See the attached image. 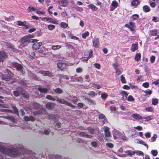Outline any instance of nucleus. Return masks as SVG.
Listing matches in <instances>:
<instances>
[{
    "label": "nucleus",
    "mask_w": 159,
    "mask_h": 159,
    "mask_svg": "<svg viewBox=\"0 0 159 159\" xmlns=\"http://www.w3.org/2000/svg\"><path fill=\"white\" fill-rule=\"evenodd\" d=\"M0 152H3L6 156L11 157H14L17 156L18 154L16 148H5L1 143H0Z\"/></svg>",
    "instance_id": "nucleus-1"
},
{
    "label": "nucleus",
    "mask_w": 159,
    "mask_h": 159,
    "mask_svg": "<svg viewBox=\"0 0 159 159\" xmlns=\"http://www.w3.org/2000/svg\"><path fill=\"white\" fill-rule=\"evenodd\" d=\"M38 40L37 39H32L28 35L22 37L20 40L19 42L21 45L25 47L30 42L34 43Z\"/></svg>",
    "instance_id": "nucleus-2"
},
{
    "label": "nucleus",
    "mask_w": 159,
    "mask_h": 159,
    "mask_svg": "<svg viewBox=\"0 0 159 159\" xmlns=\"http://www.w3.org/2000/svg\"><path fill=\"white\" fill-rule=\"evenodd\" d=\"M14 95L16 97H18L19 96L20 93L23 95H24V97L27 98H29L28 95L27 94H25V90L22 88L20 87L16 88V90L14 91L13 92Z\"/></svg>",
    "instance_id": "nucleus-3"
},
{
    "label": "nucleus",
    "mask_w": 159,
    "mask_h": 159,
    "mask_svg": "<svg viewBox=\"0 0 159 159\" xmlns=\"http://www.w3.org/2000/svg\"><path fill=\"white\" fill-rule=\"evenodd\" d=\"M56 101L61 103L67 105L72 108H74L75 107V106L73 105L64 99H59L58 98H57Z\"/></svg>",
    "instance_id": "nucleus-4"
},
{
    "label": "nucleus",
    "mask_w": 159,
    "mask_h": 159,
    "mask_svg": "<svg viewBox=\"0 0 159 159\" xmlns=\"http://www.w3.org/2000/svg\"><path fill=\"white\" fill-rule=\"evenodd\" d=\"M129 23V24H125V26L129 29L131 31H134L136 27L135 23L132 21H130Z\"/></svg>",
    "instance_id": "nucleus-5"
},
{
    "label": "nucleus",
    "mask_w": 159,
    "mask_h": 159,
    "mask_svg": "<svg viewBox=\"0 0 159 159\" xmlns=\"http://www.w3.org/2000/svg\"><path fill=\"white\" fill-rule=\"evenodd\" d=\"M103 130L104 132L105 136L107 137H109L111 136V134L109 131V128L106 126H104L103 128Z\"/></svg>",
    "instance_id": "nucleus-6"
},
{
    "label": "nucleus",
    "mask_w": 159,
    "mask_h": 159,
    "mask_svg": "<svg viewBox=\"0 0 159 159\" xmlns=\"http://www.w3.org/2000/svg\"><path fill=\"white\" fill-rule=\"evenodd\" d=\"M57 66L58 68L61 70H63L66 68V65L63 62L59 61L57 63Z\"/></svg>",
    "instance_id": "nucleus-7"
},
{
    "label": "nucleus",
    "mask_w": 159,
    "mask_h": 159,
    "mask_svg": "<svg viewBox=\"0 0 159 159\" xmlns=\"http://www.w3.org/2000/svg\"><path fill=\"white\" fill-rule=\"evenodd\" d=\"M118 5V3L117 1L115 0L113 1L112 2L110 7V11H113L117 7Z\"/></svg>",
    "instance_id": "nucleus-8"
},
{
    "label": "nucleus",
    "mask_w": 159,
    "mask_h": 159,
    "mask_svg": "<svg viewBox=\"0 0 159 159\" xmlns=\"http://www.w3.org/2000/svg\"><path fill=\"white\" fill-rule=\"evenodd\" d=\"M11 65L13 67L16 68L18 70H21L23 68L20 64L16 62L12 63L11 64Z\"/></svg>",
    "instance_id": "nucleus-9"
},
{
    "label": "nucleus",
    "mask_w": 159,
    "mask_h": 159,
    "mask_svg": "<svg viewBox=\"0 0 159 159\" xmlns=\"http://www.w3.org/2000/svg\"><path fill=\"white\" fill-rule=\"evenodd\" d=\"M23 119L24 120L26 121H28L30 120L32 121H35L36 119L35 117L32 116H25L24 117Z\"/></svg>",
    "instance_id": "nucleus-10"
},
{
    "label": "nucleus",
    "mask_w": 159,
    "mask_h": 159,
    "mask_svg": "<svg viewBox=\"0 0 159 159\" xmlns=\"http://www.w3.org/2000/svg\"><path fill=\"white\" fill-rule=\"evenodd\" d=\"M38 40L36 41H35L36 42L33 44V49L37 50L42 45L41 42H37Z\"/></svg>",
    "instance_id": "nucleus-11"
},
{
    "label": "nucleus",
    "mask_w": 159,
    "mask_h": 159,
    "mask_svg": "<svg viewBox=\"0 0 159 159\" xmlns=\"http://www.w3.org/2000/svg\"><path fill=\"white\" fill-rule=\"evenodd\" d=\"M71 80L75 82H80L81 83L83 82V79L81 77H77L75 76H72L71 78Z\"/></svg>",
    "instance_id": "nucleus-12"
},
{
    "label": "nucleus",
    "mask_w": 159,
    "mask_h": 159,
    "mask_svg": "<svg viewBox=\"0 0 159 159\" xmlns=\"http://www.w3.org/2000/svg\"><path fill=\"white\" fill-rule=\"evenodd\" d=\"M93 46L95 48H98L100 45L99 42L98 38H97L93 40Z\"/></svg>",
    "instance_id": "nucleus-13"
},
{
    "label": "nucleus",
    "mask_w": 159,
    "mask_h": 159,
    "mask_svg": "<svg viewBox=\"0 0 159 159\" xmlns=\"http://www.w3.org/2000/svg\"><path fill=\"white\" fill-rule=\"evenodd\" d=\"M55 107V104L51 102H49L46 104V107L47 109H52Z\"/></svg>",
    "instance_id": "nucleus-14"
},
{
    "label": "nucleus",
    "mask_w": 159,
    "mask_h": 159,
    "mask_svg": "<svg viewBox=\"0 0 159 159\" xmlns=\"http://www.w3.org/2000/svg\"><path fill=\"white\" fill-rule=\"evenodd\" d=\"M125 152L126 153V154H125L124 155L125 157L129 156L130 157H131L133 155H134L135 153V152L131 150L126 151V152Z\"/></svg>",
    "instance_id": "nucleus-15"
},
{
    "label": "nucleus",
    "mask_w": 159,
    "mask_h": 159,
    "mask_svg": "<svg viewBox=\"0 0 159 159\" xmlns=\"http://www.w3.org/2000/svg\"><path fill=\"white\" fill-rule=\"evenodd\" d=\"M79 134L82 136L87 138L89 139H91L92 138V136L86 133L81 132L79 133Z\"/></svg>",
    "instance_id": "nucleus-16"
},
{
    "label": "nucleus",
    "mask_w": 159,
    "mask_h": 159,
    "mask_svg": "<svg viewBox=\"0 0 159 159\" xmlns=\"http://www.w3.org/2000/svg\"><path fill=\"white\" fill-rule=\"evenodd\" d=\"M41 111H34L33 113V115L34 116H36L38 114H41L46 112V110L44 108H41Z\"/></svg>",
    "instance_id": "nucleus-17"
},
{
    "label": "nucleus",
    "mask_w": 159,
    "mask_h": 159,
    "mask_svg": "<svg viewBox=\"0 0 159 159\" xmlns=\"http://www.w3.org/2000/svg\"><path fill=\"white\" fill-rule=\"evenodd\" d=\"M99 118L101 121H102L104 123L106 121V117L105 116L102 114H101L99 115Z\"/></svg>",
    "instance_id": "nucleus-18"
},
{
    "label": "nucleus",
    "mask_w": 159,
    "mask_h": 159,
    "mask_svg": "<svg viewBox=\"0 0 159 159\" xmlns=\"http://www.w3.org/2000/svg\"><path fill=\"white\" fill-rule=\"evenodd\" d=\"M132 117L136 120H139L142 118V116L139 114L135 113L132 115Z\"/></svg>",
    "instance_id": "nucleus-19"
},
{
    "label": "nucleus",
    "mask_w": 159,
    "mask_h": 159,
    "mask_svg": "<svg viewBox=\"0 0 159 159\" xmlns=\"http://www.w3.org/2000/svg\"><path fill=\"white\" fill-rule=\"evenodd\" d=\"M59 4L61 6L65 7L68 5V2L66 0H63L59 1Z\"/></svg>",
    "instance_id": "nucleus-20"
},
{
    "label": "nucleus",
    "mask_w": 159,
    "mask_h": 159,
    "mask_svg": "<svg viewBox=\"0 0 159 159\" xmlns=\"http://www.w3.org/2000/svg\"><path fill=\"white\" fill-rule=\"evenodd\" d=\"M120 93L123 95V97L121 98V100H125L127 98L128 94L126 92L124 91H122L120 92Z\"/></svg>",
    "instance_id": "nucleus-21"
},
{
    "label": "nucleus",
    "mask_w": 159,
    "mask_h": 159,
    "mask_svg": "<svg viewBox=\"0 0 159 159\" xmlns=\"http://www.w3.org/2000/svg\"><path fill=\"white\" fill-rule=\"evenodd\" d=\"M83 97L85 99L87 100L88 103H89V104H93L94 105H95L96 104L95 102L93 100L88 98H87L85 97Z\"/></svg>",
    "instance_id": "nucleus-22"
},
{
    "label": "nucleus",
    "mask_w": 159,
    "mask_h": 159,
    "mask_svg": "<svg viewBox=\"0 0 159 159\" xmlns=\"http://www.w3.org/2000/svg\"><path fill=\"white\" fill-rule=\"evenodd\" d=\"M38 90L41 93H47L48 91L47 89L46 88H42L41 87L38 88Z\"/></svg>",
    "instance_id": "nucleus-23"
},
{
    "label": "nucleus",
    "mask_w": 159,
    "mask_h": 159,
    "mask_svg": "<svg viewBox=\"0 0 159 159\" xmlns=\"http://www.w3.org/2000/svg\"><path fill=\"white\" fill-rule=\"evenodd\" d=\"M2 117L3 118L9 119L13 122H15V119L14 117L11 116H3Z\"/></svg>",
    "instance_id": "nucleus-24"
},
{
    "label": "nucleus",
    "mask_w": 159,
    "mask_h": 159,
    "mask_svg": "<svg viewBox=\"0 0 159 159\" xmlns=\"http://www.w3.org/2000/svg\"><path fill=\"white\" fill-rule=\"evenodd\" d=\"M135 142L137 143H139L144 145L145 147H146L147 148H148V145L146 144L145 142L143 141V140L139 141L138 139H136L135 140Z\"/></svg>",
    "instance_id": "nucleus-25"
},
{
    "label": "nucleus",
    "mask_w": 159,
    "mask_h": 159,
    "mask_svg": "<svg viewBox=\"0 0 159 159\" xmlns=\"http://www.w3.org/2000/svg\"><path fill=\"white\" fill-rule=\"evenodd\" d=\"M149 34L152 36H156L157 35V30H151L149 31Z\"/></svg>",
    "instance_id": "nucleus-26"
},
{
    "label": "nucleus",
    "mask_w": 159,
    "mask_h": 159,
    "mask_svg": "<svg viewBox=\"0 0 159 159\" xmlns=\"http://www.w3.org/2000/svg\"><path fill=\"white\" fill-rule=\"evenodd\" d=\"M138 48V46L137 43H136V44L133 43L132 44L131 50L133 51H135L136 50H137Z\"/></svg>",
    "instance_id": "nucleus-27"
},
{
    "label": "nucleus",
    "mask_w": 159,
    "mask_h": 159,
    "mask_svg": "<svg viewBox=\"0 0 159 159\" xmlns=\"http://www.w3.org/2000/svg\"><path fill=\"white\" fill-rule=\"evenodd\" d=\"M140 3L139 2L138 0H133L131 2V4L132 5L136 7L137 5L139 4Z\"/></svg>",
    "instance_id": "nucleus-28"
},
{
    "label": "nucleus",
    "mask_w": 159,
    "mask_h": 159,
    "mask_svg": "<svg viewBox=\"0 0 159 159\" xmlns=\"http://www.w3.org/2000/svg\"><path fill=\"white\" fill-rule=\"evenodd\" d=\"M57 98V97L54 98L52 97V96L48 95L46 96V98H47L48 99H49V100H52L53 101H55V100H56Z\"/></svg>",
    "instance_id": "nucleus-29"
},
{
    "label": "nucleus",
    "mask_w": 159,
    "mask_h": 159,
    "mask_svg": "<svg viewBox=\"0 0 159 159\" xmlns=\"http://www.w3.org/2000/svg\"><path fill=\"white\" fill-rule=\"evenodd\" d=\"M0 57L5 58L7 57V53L3 52H0Z\"/></svg>",
    "instance_id": "nucleus-30"
},
{
    "label": "nucleus",
    "mask_w": 159,
    "mask_h": 159,
    "mask_svg": "<svg viewBox=\"0 0 159 159\" xmlns=\"http://www.w3.org/2000/svg\"><path fill=\"white\" fill-rule=\"evenodd\" d=\"M139 17V15L137 14H135L132 15L131 18L133 21L137 20Z\"/></svg>",
    "instance_id": "nucleus-31"
},
{
    "label": "nucleus",
    "mask_w": 159,
    "mask_h": 159,
    "mask_svg": "<svg viewBox=\"0 0 159 159\" xmlns=\"http://www.w3.org/2000/svg\"><path fill=\"white\" fill-rule=\"evenodd\" d=\"M141 57V55L140 53H137L134 57L135 60L136 61H139Z\"/></svg>",
    "instance_id": "nucleus-32"
},
{
    "label": "nucleus",
    "mask_w": 159,
    "mask_h": 159,
    "mask_svg": "<svg viewBox=\"0 0 159 159\" xmlns=\"http://www.w3.org/2000/svg\"><path fill=\"white\" fill-rule=\"evenodd\" d=\"M116 70V74L118 75H120L122 72L123 70L121 68H117Z\"/></svg>",
    "instance_id": "nucleus-33"
},
{
    "label": "nucleus",
    "mask_w": 159,
    "mask_h": 159,
    "mask_svg": "<svg viewBox=\"0 0 159 159\" xmlns=\"http://www.w3.org/2000/svg\"><path fill=\"white\" fill-rule=\"evenodd\" d=\"M143 11L145 12H148L150 11L149 7L147 5L144 6L143 7Z\"/></svg>",
    "instance_id": "nucleus-34"
},
{
    "label": "nucleus",
    "mask_w": 159,
    "mask_h": 159,
    "mask_svg": "<svg viewBox=\"0 0 159 159\" xmlns=\"http://www.w3.org/2000/svg\"><path fill=\"white\" fill-rule=\"evenodd\" d=\"M88 7L89 8L91 9L93 11H96L98 9L97 7L93 4L89 5Z\"/></svg>",
    "instance_id": "nucleus-35"
},
{
    "label": "nucleus",
    "mask_w": 159,
    "mask_h": 159,
    "mask_svg": "<svg viewBox=\"0 0 159 159\" xmlns=\"http://www.w3.org/2000/svg\"><path fill=\"white\" fill-rule=\"evenodd\" d=\"M59 77L60 78L59 79V81L60 82H61L62 80H62L63 78L66 79L67 80L69 79L68 77L67 76H63L61 75H59Z\"/></svg>",
    "instance_id": "nucleus-36"
},
{
    "label": "nucleus",
    "mask_w": 159,
    "mask_h": 159,
    "mask_svg": "<svg viewBox=\"0 0 159 159\" xmlns=\"http://www.w3.org/2000/svg\"><path fill=\"white\" fill-rule=\"evenodd\" d=\"M17 22V25L19 26H25L26 23L25 21L22 22L20 20L18 21Z\"/></svg>",
    "instance_id": "nucleus-37"
},
{
    "label": "nucleus",
    "mask_w": 159,
    "mask_h": 159,
    "mask_svg": "<svg viewBox=\"0 0 159 159\" xmlns=\"http://www.w3.org/2000/svg\"><path fill=\"white\" fill-rule=\"evenodd\" d=\"M61 47V46L59 45H53L52 46V48L53 50H55L60 48Z\"/></svg>",
    "instance_id": "nucleus-38"
},
{
    "label": "nucleus",
    "mask_w": 159,
    "mask_h": 159,
    "mask_svg": "<svg viewBox=\"0 0 159 159\" xmlns=\"http://www.w3.org/2000/svg\"><path fill=\"white\" fill-rule=\"evenodd\" d=\"M152 116H149L146 117H144L143 118L145 120V121H148L153 119L152 118Z\"/></svg>",
    "instance_id": "nucleus-39"
},
{
    "label": "nucleus",
    "mask_w": 159,
    "mask_h": 159,
    "mask_svg": "<svg viewBox=\"0 0 159 159\" xmlns=\"http://www.w3.org/2000/svg\"><path fill=\"white\" fill-rule=\"evenodd\" d=\"M158 100L157 98L152 99V104L153 105H156L157 104Z\"/></svg>",
    "instance_id": "nucleus-40"
},
{
    "label": "nucleus",
    "mask_w": 159,
    "mask_h": 159,
    "mask_svg": "<svg viewBox=\"0 0 159 159\" xmlns=\"http://www.w3.org/2000/svg\"><path fill=\"white\" fill-rule=\"evenodd\" d=\"M89 35V33L88 31H86L82 34V37L83 39H85L86 37L88 36Z\"/></svg>",
    "instance_id": "nucleus-41"
},
{
    "label": "nucleus",
    "mask_w": 159,
    "mask_h": 159,
    "mask_svg": "<svg viewBox=\"0 0 159 159\" xmlns=\"http://www.w3.org/2000/svg\"><path fill=\"white\" fill-rule=\"evenodd\" d=\"M151 153L153 156H156L157 155L158 152L157 150H152Z\"/></svg>",
    "instance_id": "nucleus-42"
},
{
    "label": "nucleus",
    "mask_w": 159,
    "mask_h": 159,
    "mask_svg": "<svg viewBox=\"0 0 159 159\" xmlns=\"http://www.w3.org/2000/svg\"><path fill=\"white\" fill-rule=\"evenodd\" d=\"M55 92L58 93H61L63 92L62 90L60 88H57L55 89L54 90Z\"/></svg>",
    "instance_id": "nucleus-43"
},
{
    "label": "nucleus",
    "mask_w": 159,
    "mask_h": 159,
    "mask_svg": "<svg viewBox=\"0 0 159 159\" xmlns=\"http://www.w3.org/2000/svg\"><path fill=\"white\" fill-rule=\"evenodd\" d=\"M68 33H69V35L71 39H75L76 40H78L79 39L78 37L75 36H72L69 31H68Z\"/></svg>",
    "instance_id": "nucleus-44"
},
{
    "label": "nucleus",
    "mask_w": 159,
    "mask_h": 159,
    "mask_svg": "<svg viewBox=\"0 0 159 159\" xmlns=\"http://www.w3.org/2000/svg\"><path fill=\"white\" fill-rule=\"evenodd\" d=\"M88 94L91 97H95L96 94L93 91H90L89 93Z\"/></svg>",
    "instance_id": "nucleus-45"
},
{
    "label": "nucleus",
    "mask_w": 159,
    "mask_h": 159,
    "mask_svg": "<svg viewBox=\"0 0 159 159\" xmlns=\"http://www.w3.org/2000/svg\"><path fill=\"white\" fill-rule=\"evenodd\" d=\"M61 27L66 28L68 26V25L66 23L62 22L61 23Z\"/></svg>",
    "instance_id": "nucleus-46"
},
{
    "label": "nucleus",
    "mask_w": 159,
    "mask_h": 159,
    "mask_svg": "<svg viewBox=\"0 0 159 159\" xmlns=\"http://www.w3.org/2000/svg\"><path fill=\"white\" fill-rule=\"evenodd\" d=\"M48 118L49 119H54L56 118V116L52 114H50L48 116Z\"/></svg>",
    "instance_id": "nucleus-47"
},
{
    "label": "nucleus",
    "mask_w": 159,
    "mask_h": 159,
    "mask_svg": "<svg viewBox=\"0 0 159 159\" xmlns=\"http://www.w3.org/2000/svg\"><path fill=\"white\" fill-rule=\"evenodd\" d=\"M12 108L13 109L14 111V112L18 116H19V113H18V111L17 108L14 106H12Z\"/></svg>",
    "instance_id": "nucleus-48"
},
{
    "label": "nucleus",
    "mask_w": 159,
    "mask_h": 159,
    "mask_svg": "<svg viewBox=\"0 0 159 159\" xmlns=\"http://www.w3.org/2000/svg\"><path fill=\"white\" fill-rule=\"evenodd\" d=\"M48 27L50 30H52L55 28V26L52 25H48Z\"/></svg>",
    "instance_id": "nucleus-49"
},
{
    "label": "nucleus",
    "mask_w": 159,
    "mask_h": 159,
    "mask_svg": "<svg viewBox=\"0 0 159 159\" xmlns=\"http://www.w3.org/2000/svg\"><path fill=\"white\" fill-rule=\"evenodd\" d=\"M157 138V135L156 134H154L153 136L151 138L152 142H154Z\"/></svg>",
    "instance_id": "nucleus-50"
},
{
    "label": "nucleus",
    "mask_w": 159,
    "mask_h": 159,
    "mask_svg": "<svg viewBox=\"0 0 159 159\" xmlns=\"http://www.w3.org/2000/svg\"><path fill=\"white\" fill-rule=\"evenodd\" d=\"M28 12H29L35 10V8L33 7H28Z\"/></svg>",
    "instance_id": "nucleus-51"
},
{
    "label": "nucleus",
    "mask_w": 159,
    "mask_h": 159,
    "mask_svg": "<svg viewBox=\"0 0 159 159\" xmlns=\"http://www.w3.org/2000/svg\"><path fill=\"white\" fill-rule=\"evenodd\" d=\"M128 100L129 101L132 102L134 100V98L131 95H129L128 98Z\"/></svg>",
    "instance_id": "nucleus-52"
},
{
    "label": "nucleus",
    "mask_w": 159,
    "mask_h": 159,
    "mask_svg": "<svg viewBox=\"0 0 159 159\" xmlns=\"http://www.w3.org/2000/svg\"><path fill=\"white\" fill-rule=\"evenodd\" d=\"M91 145L94 147H96L98 145V143L95 141L92 142L91 143Z\"/></svg>",
    "instance_id": "nucleus-53"
},
{
    "label": "nucleus",
    "mask_w": 159,
    "mask_h": 159,
    "mask_svg": "<svg viewBox=\"0 0 159 159\" xmlns=\"http://www.w3.org/2000/svg\"><path fill=\"white\" fill-rule=\"evenodd\" d=\"M50 132V130L49 129H45L43 131L44 134L46 135H48Z\"/></svg>",
    "instance_id": "nucleus-54"
},
{
    "label": "nucleus",
    "mask_w": 159,
    "mask_h": 159,
    "mask_svg": "<svg viewBox=\"0 0 159 159\" xmlns=\"http://www.w3.org/2000/svg\"><path fill=\"white\" fill-rule=\"evenodd\" d=\"M45 73V76H53L52 73L50 72L49 71H46Z\"/></svg>",
    "instance_id": "nucleus-55"
},
{
    "label": "nucleus",
    "mask_w": 159,
    "mask_h": 159,
    "mask_svg": "<svg viewBox=\"0 0 159 159\" xmlns=\"http://www.w3.org/2000/svg\"><path fill=\"white\" fill-rule=\"evenodd\" d=\"M106 145L110 148H112L114 146V145L111 143H107Z\"/></svg>",
    "instance_id": "nucleus-56"
},
{
    "label": "nucleus",
    "mask_w": 159,
    "mask_h": 159,
    "mask_svg": "<svg viewBox=\"0 0 159 159\" xmlns=\"http://www.w3.org/2000/svg\"><path fill=\"white\" fill-rule=\"evenodd\" d=\"M92 85H94L93 86L94 88H96L98 89H99L101 88L102 86L101 85H100L98 84H94L93 83L92 84Z\"/></svg>",
    "instance_id": "nucleus-57"
},
{
    "label": "nucleus",
    "mask_w": 159,
    "mask_h": 159,
    "mask_svg": "<svg viewBox=\"0 0 159 159\" xmlns=\"http://www.w3.org/2000/svg\"><path fill=\"white\" fill-rule=\"evenodd\" d=\"M156 3H157V2H149V5L151 7H152V8H154L156 6V4H155Z\"/></svg>",
    "instance_id": "nucleus-58"
},
{
    "label": "nucleus",
    "mask_w": 159,
    "mask_h": 159,
    "mask_svg": "<svg viewBox=\"0 0 159 159\" xmlns=\"http://www.w3.org/2000/svg\"><path fill=\"white\" fill-rule=\"evenodd\" d=\"M35 54L34 52H31L30 54V56L31 57L30 58L31 59H33V58H38V56H35L34 57H33V56H35Z\"/></svg>",
    "instance_id": "nucleus-59"
},
{
    "label": "nucleus",
    "mask_w": 159,
    "mask_h": 159,
    "mask_svg": "<svg viewBox=\"0 0 159 159\" xmlns=\"http://www.w3.org/2000/svg\"><path fill=\"white\" fill-rule=\"evenodd\" d=\"M155 57L154 56H152L150 57V61L152 63H153L154 62L155 60Z\"/></svg>",
    "instance_id": "nucleus-60"
},
{
    "label": "nucleus",
    "mask_w": 159,
    "mask_h": 159,
    "mask_svg": "<svg viewBox=\"0 0 159 159\" xmlns=\"http://www.w3.org/2000/svg\"><path fill=\"white\" fill-rule=\"evenodd\" d=\"M33 106L34 107V108L35 109H37L39 107L40 105L37 103H34L33 104Z\"/></svg>",
    "instance_id": "nucleus-61"
},
{
    "label": "nucleus",
    "mask_w": 159,
    "mask_h": 159,
    "mask_svg": "<svg viewBox=\"0 0 159 159\" xmlns=\"http://www.w3.org/2000/svg\"><path fill=\"white\" fill-rule=\"evenodd\" d=\"M121 82L122 83H125V77L123 76L122 75L120 76Z\"/></svg>",
    "instance_id": "nucleus-62"
},
{
    "label": "nucleus",
    "mask_w": 159,
    "mask_h": 159,
    "mask_svg": "<svg viewBox=\"0 0 159 159\" xmlns=\"http://www.w3.org/2000/svg\"><path fill=\"white\" fill-rule=\"evenodd\" d=\"M6 45L7 47L12 48L13 49V45L11 44H10V43H6Z\"/></svg>",
    "instance_id": "nucleus-63"
},
{
    "label": "nucleus",
    "mask_w": 159,
    "mask_h": 159,
    "mask_svg": "<svg viewBox=\"0 0 159 159\" xmlns=\"http://www.w3.org/2000/svg\"><path fill=\"white\" fill-rule=\"evenodd\" d=\"M149 83L148 82H145L143 84V86L145 88H148L149 86Z\"/></svg>",
    "instance_id": "nucleus-64"
}]
</instances>
